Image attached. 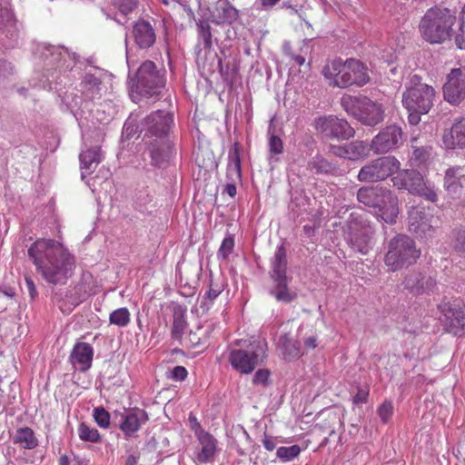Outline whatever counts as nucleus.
I'll return each instance as SVG.
<instances>
[{
  "label": "nucleus",
  "instance_id": "obj_1",
  "mask_svg": "<svg viewBox=\"0 0 465 465\" xmlns=\"http://www.w3.org/2000/svg\"><path fill=\"white\" fill-rule=\"evenodd\" d=\"M27 252L37 273L50 284L64 285L74 274L75 257L57 241L38 239Z\"/></svg>",
  "mask_w": 465,
  "mask_h": 465
},
{
  "label": "nucleus",
  "instance_id": "obj_2",
  "mask_svg": "<svg viewBox=\"0 0 465 465\" xmlns=\"http://www.w3.org/2000/svg\"><path fill=\"white\" fill-rule=\"evenodd\" d=\"M435 99V90L423 83L421 77L413 74L402 94V104L409 113V123L416 125L420 122V115L430 112Z\"/></svg>",
  "mask_w": 465,
  "mask_h": 465
},
{
  "label": "nucleus",
  "instance_id": "obj_3",
  "mask_svg": "<svg viewBox=\"0 0 465 465\" xmlns=\"http://www.w3.org/2000/svg\"><path fill=\"white\" fill-rule=\"evenodd\" d=\"M358 201L371 208L377 218L386 223H394L399 214L398 198L390 190L381 186H366L357 193Z\"/></svg>",
  "mask_w": 465,
  "mask_h": 465
},
{
  "label": "nucleus",
  "instance_id": "obj_4",
  "mask_svg": "<svg viewBox=\"0 0 465 465\" xmlns=\"http://www.w3.org/2000/svg\"><path fill=\"white\" fill-rule=\"evenodd\" d=\"M456 16L447 8L429 9L420 24L422 37L430 44H440L449 39Z\"/></svg>",
  "mask_w": 465,
  "mask_h": 465
},
{
  "label": "nucleus",
  "instance_id": "obj_5",
  "mask_svg": "<svg viewBox=\"0 0 465 465\" xmlns=\"http://www.w3.org/2000/svg\"><path fill=\"white\" fill-rule=\"evenodd\" d=\"M268 344L263 338H255L245 348L232 349L228 361L233 370L241 374L252 373L267 358Z\"/></svg>",
  "mask_w": 465,
  "mask_h": 465
},
{
  "label": "nucleus",
  "instance_id": "obj_6",
  "mask_svg": "<svg viewBox=\"0 0 465 465\" xmlns=\"http://www.w3.org/2000/svg\"><path fill=\"white\" fill-rule=\"evenodd\" d=\"M420 252L415 242L407 235L398 234L388 243V251L384 263L390 272H396L405 266L414 263L420 257Z\"/></svg>",
  "mask_w": 465,
  "mask_h": 465
},
{
  "label": "nucleus",
  "instance_id": "obj_7",
  "mask_svg": "<svg viewBox=\"0 0 465 465\" xmlns=\"http://www.w3.org/2000/svg\"><path fill=\"white\" fill-rule=\"evenodd\" d=\"M342 108L364 125L374 126L383 121L381 104L366 96L344 95L341 99Z\"/></svg>",
  "mask_w": 465,
  "mask_h": 465
},
{
  "label": "nucleus",
  "instance_id": "obj_8",
  "mask_svg": "<svg viewBox=\"0 0 465 465\" xmlns=\"http://www.w3.org/2000/svg\"><path fill=\"white\" fill-rule=\"evenodd\" d=\"M102 72L96 69L94 73H85L80 84L82 96L76 95L75 97L72 98L71 101V95L67 94L64 96V103H66L70 110L76 117L77 115H80L82 118L85 110L93 113V109L90 108V102L100 99L102 96Z\"/></svg>",
  "mask_w": 465,
  "mask_h": 465
},
{
  "label": "nucleus",
  "instance_id": "obj_9",
  "mask_svg": "<svg viewBox=\"0 0 465 465\" xmlns=\"http://www.w3.org/2000/svg\"><path fill=\"white\" fill-rule=\"evenodd\" d=\"M130 88L132 92L143 96H153L160 93L165 84L163 74L156 70L152 61L143 62L137 69L134 77H130Z\"/></svg>",
  "mask_w": 465,
  "mask_h": 465
},
{
  "label": "nucleus",
  "instance_id": "obj_10",
  "mask_svg": "<svg viewBox=\"0 0 465 465\" xmlns=\"http://www.w3.org/2000/svg\"><path fill=\"white\" fill-rule=\"evenodd\" d=\"M271 277L273 281V288L271 294L281 302H290L296 297V293L288 287L287 257L283 245L277 247L271 262Z\"/></svg>",
  "mask_w": 465,
  "mask_h": 465
},
{
  "label": "nucleus",
  "instance_id": "obj_11",
  "mask_svg": "<svg viewBox=\"0 0 465 465\" xmlns=\"http://www.w3.org/2000/svg\"><path fill=\"white\" fill-rule=\"evenodd\" d=\"M79 159L81 164L82 179L84 180L92 191L94 192L96 190V183L102 184L101 178H103L104 180V182L106 183L110 175L108 169L101 168L98 172V174H96L94 177L87 179L103 160V153L101 152L100 146L95 144L85 150H83L79 155Z\"/></svg>",
  "mask_w": 465,
  "mask_h": 465
},
{
  "label": "nucleus",
  "instance_id": "obj_12",
  "mask_svg": "<svg viewBox=\"0 0 465 465\" xmlns=\"http://www.w3.org/2000/svg\"><path fill=\"white\" fill-rule=\"evenodd\" d=\"M401 168L400 161L391 155L371 160L362 166L358 173V180L362 183L383 181L393 175Z\"/></svg>",
  "mask_w": 465,
  "mask_h": 465
},
{
  "label": "nucleus",
  "instance_id": "obj_13",
  "mask_svg": "<svg viewBox=\"0 0 465 465\" xmlns=\"http://www.w3.org/2000/svg\"><path fill=\"white\" fill-rule=\"evenodd\" d=\"M373 228L358 217L352 218L347 225V240L357 252L366 254L372 245Z\"/></svg>",
  "mask_w": 465,
  "mask_h": 465
},
{
  "label": "nucleus",
  "instance_id": "obj_14",
  "mask_svg": "<svg viewBox=\"0 0 465 465\" xmlns=\"http://www.w3.org/2000/svg\"><path fill=\"white\" fill-rule=\"evenodd\" d=\"M437 229V219L420 207L409 212V231L420 239L431 238Z\"/></svg>",
  "mask_w": 465,
  "mask_h": 465
},
{
  "label": "nucleus",
  "instance_id": "obj_15",
  "mask_svg": "<svg viewBox=\"0 0 465 465\" xmlns=\"http://www.w3.org/2000/svg\"><path fill=\"white\" fill-rule=\"evenodd\" d=\"M315 128L327 137L348 140L355 134L350 124L334 115L320 117L315 120Z\"/></svg>",
  "mask_w": 465,
  "mask_h": 465
},
{
  "label": "nucleus",
  "instance_id": "obj_16",
  "mask_svg": "<svg viewBox=\"0 0 465 465\" xmlns=\"http://www.w3.org/2000/svg\"><path fill=\"white\" fill-rule=\"evenodd\" d=\"M173 124V117L172 114L162 110L155 111L143 120L144 136H154L157 141L166 140V135Z\"/></svg>",
  "mask_w": 465,
  "mask_h": 465
},
{
  "label": "nucleus",
  "instance_id": "obj_17",
  "mask_svg": "<svg viewBox=\"0 0 465 465\" xmlns=\"http://www.w3.org/2000/svg\"><path fill=\"white\" fill-rule=\"evenodd\" d=\"M402 143V131L398 125L392 124L382 129L374 136L371 143V150L382 154L395 150Z\"/></svg>",
  "mask_w": 465,
  "mask_h": 465
},
{
  "label": "nucleus",
  "instance_id": "obj_18",
  "mask_svg": "<svg viewBox=\"0 0 465 465\" xmlns=\"http://www.w3.org/2000/svg\"><path fill=\"white\" fill-rule=\"evenodd\" d=\"M444 99L451 104H459L465 99V74L460 68H455L447 75L443 85Z\"/></svg>",
  "mask_w": 465,
  "mask_h": 465
},
{
  "label": "nucleus",
  "instance_id": "obj_19",
  "mask_svg": "<svg viewBox=\"0 0 465 465\" xmlns=\"http://www.w3.org/2000/svg\"><path fill=\"white\" fill-rule=\"evenodd\" d=\"M350 69V59L345 61L335 59L327 64L322 69V74L329 85L347 88V74Z\"/></svg>",
  "mask_w": 465,
  "mask_h": 465
},
{
  "label": "nucleus",
  "instance_id": "obj_20",
  "mask_svg": "<svg viewBox=\"0 0 465 465\" xmlns=\"http://www.w3.org/2000/svg\"><path fill=\"white\" fill-rule=\"evenodd\" d=\"M198 446L196 449L195 460L199 463H209L214 460L219 451L216 439L204 430L196 431Z\"/></svg>",
  "mask_w": 465,
  "mask_h": 465
},
{
  "label": "nucleus",
  "instance_id": "obj_21",
  "mask_svg": "<svg viewBox=\"0 0 465 465\" xmlns=\"http://www.w3.org/2000/svg\"><path fill=\"white\" fill-rule=\"evenodd\" d=\"M443 187L452 198H459L465 187V166H450L445 171Z\"/></svg>",
  "mask_w": 465,
  "mask_h": 465
},
{
  "label": "nucleus",
  "instance_id": "obj_22",
  "mask_svg": "<svg viewBox=\"0 0 465 465\" xmlns=\"http://www.w3.org/2000/svg\"><path fill=\"white\" fill-rule=\"evenodd\" d=\"M440 309L442 312L441 322L448 331L458 336L465 334V312L452 309L449 303L441 304Z\"/></svg>",
  "mask_w": 465,
  "mask_h": 465
},
{
  "label": "nucleus",
  "instance_id": "obj_23",
  "mask_svg": "<svg viewBox=\"0 0 465 465\" xmlns=\"http://www.w3.org/2000/svg\"><path fill=\"white\" fill-rule=\"evenodd\" d=\"M148 420V415L144 410L134 408L122 414L120 423L121 430L126 437H131Z\"/></svg>",
  "mask_w": 465,
  "mask_h": 465
},
{
  "label": "nucleus",
  "instance_id": "obj_24",
  "mask_svg": "<svg viewBox=\"0 0 465 465\" xmlns=\"http://www.w3.org/2000/svg\"><path fill=\"white\" fill-rule=\"evenodd\" d=\"M332 153L340 157H344L351 161L364 159L370 154L371 144L363 141H354L344 146L332 147Z\"/></svg>",
  "mask_w": 465,
  "mask_h": 465
},
{
  "label": "nucleus",
  "instance_id": "obj_25",
  "mask_svg": "<svg viewBox=\"0 0 465 465\" xmlns=\"http://www.w3.org/2000/svg\"><path fill=\"white\" fill-rule=\"evenodd\" d=\"M392 182L398 189H405L414 194L422 185L424 180L417 171L403 170L392 178Z\"/></svg>",
  "mask_w": 465,
  "mask_h": 465
},
{
  "label": "nucleus",
  "instance_id": "obj_26",
  "mask_svg": "<svg viewBox=\"0 0 465 465\" xmlns=\"http://www.w3.org/2000/svg\"><path fill=\"white\" fill-rule=\"evenodd\" d=\"M94 350L87 342H78L74 345L70 360L72 364L81 371H87L93 361Z\"/></svg>",
  "mask_w": 465,
  "mask_h": 465
},
{
  "label": "nucleus",
  "instance_id": "obj_27",
  "mask_svg": "<svg viewBox=\"0 0 465 465\" xmlns=\"http://www.w3.org/2000/svg\"><path fill=\"white\" fill-rule=\"evenodd\" d=\"M404 285L413 294L420 295L431 292L436 285V282L431 277H426L420 272H413L406 276Z\"/></svg>",
  "mask_w": 465,
  "mask_h": 465
},
{
  "label": "nucleus",
  "instance_id": "obj_28",
  "mask_svg": "<svg viewBox=\"0 0 465 465\" xmlns=\"http://www.w3.org/2000/svg\"><path fill=\"white\" fill-rule=\"evenodd\" d=\"M443 146L450 149L465 147V119L456 122L442 136Z\"/></svg>",
  "mask_w": 465,
  "mask_h": 465
},
{
  "label": "nucleus",
  "instance_id": "obj_29",
  "mask_svg": "<svg viewBox=\"0 0 465 465\" xmlns=\"http://www.w3.org/2000/svg\"><path fill=\"white\" fill-rule=\"evenodd\" d=\"M347 75V87L363 86L371 80L368 67L360 60L353 58H350V69Z\"/></svg>",
  "mask_w": 465,
  "mask_h": 465
},
{
  "label": "nucleus",
  "instance_id": "obj_30",
  "mask_svg": "<svg viewBox=\"0 0 465 465\" xmlns=\"http://www.w3.org/2000/svg\"><path fill=\"white\" fill-rule=\"evenodd\" d=\"M133 35L140 48H148L155 42L154 30L149 22L140 20L133 28Z\"/></svg>",
  "mask_w": 465,
  "mask_h": 465
},
{
  "label": "nucleus",
  "instance_id": "obj_31",
  "mask_svg": "<svg viewBox=\"0 0 465 465\" xmlns=\"http://www.w3.org/2000/svg\"><path fill=\"white\" fill-rule=\"evenodd\" d=\"M150 155L152 163L155 166L161 167L169 162L173 155V147L170 142L166 140H155L151 143Z\"/></svg>",
  "mask_w": 465,
  "mask_h": 465
},
{
  "label": "nucleus",
  "instance_id": "obj_32",
  "mask_svg": "<svg viewBox=\"0 0 465 465\" xmlns=\"http://www.w3.org/2000/svg\"><path fill=\"white\" fill-rule=\"evenodd\" d=\"M17 30V21L8 5L0 6V32L5 34L8 38H14Z\"/></svg>",
  "mask_w": 465,
  "mask_h": 465
},
{
  "label": "nucleus",
  "instance_id": "obj_33",
  "mask_svg": "<svg viewBox=\"0 0 465 465\" xmlns=\"http://www.w3.org/2000/svg\"><path fill=\"white\" fill-rule=\"evenodd\" d=\"M278 348L283 358L288 361L297 359L302 355L300 343L293 341L289 334H283L280 337Z\"/></svg>",
  "mask_w": 465,
  "mask_h": 465
},
{
  "label": "nucleus",
  "instance_id": "obj_34",
  "mask_svg": "<svg viewBox=\"0 0 465 465\" xmlns=\"http://www.w3.org/2000/svg\"><path fill=\"white\" fill-rule=\"evenodd\" d=\"M14 442L27 450L35 449L38 445L34 430L28 427L20 428L15 431Z\"/></svg>",
  "mask_w": 465,
  "mask_h": 465
},
{
  "label": "nucleus",
  "instance_id": "obj_35",
  "mask_svg": "<svg viewBox=\"0 0 465 465\" xmlns=\"http://www.w3.org/2000/svg\"><path fill=\"white\" fill-rule=\"evenodd\" d=\"M412 152L410 156V162L413 166H420L425 164L430 155L432 148L430 146H411Z\"/></svg>",
  "mask_w": 465,
  "mask_h": 465
},
{
  "label": "nucleus",
  "instance_id": "obj_36",
  "mask_svg": "<svg viewBox=\"0 0 465 465\" xmlns=\"http://www.w3.org/2000/svg\"><path fill=\"white\" fill-rule=\"evenodd\" d=\"M43 56L46 59L50 58L51 62L59 63L61 61L65 62L67 58H71L69 52L63 47L56 46H45Z\"/></svg>",
  "mask_w": 465,
  "mask_h": 465
},
{
  "label": "nucleus",
  "instance_id": "obj_37",
  "mask_svg": "<svg viewBox=\"0 0 465 465\" xmlns=\"http://www.w3.org/2000/svg\"><path fill=\"white\" fill-rule=\"evenodd\" d=\"M131 321L130 312L127 308L123 307L114 310L110 313L109 322L111 324L117 325L119 327H125Z\"/></svg>",
  "mask_w": 465,
  "mask_h": 465
},
{
  "label": "nucleus",
  "instance_id": "obj_38",
  "mask_svg": "<svg viewBox=\"0 0 465 465\" xmlns=\"http://www.w3.org/2000/svg\"><path fill=\"white\" fill-rule=\"evenodd\" d=\"M78 435L83 441L98 442L101 440L99 431L85 423L79 425Z\"/></svg>",
  "mask_w": 465,
  "mask_h": 465
},
{
  "label": "nucleus",
  "instance_id": "obj_39",
  "mask_svg": "<svg viewBox=\"0 0 465 465\" xmlns=\"http://www.w3.org/2000/svg\"><path fill=\"white\" fill-rule=\"evenodd\" d=\"M219 18L223 23L232 24L239 15L238 10L229 3H225L218 9Z\"/></svg>",
  "mask_w": 465,
  "mask_h": 465
},
{
  "label": "nucleus",
  "instance_id": "obj_40",
  "mask_svg": "<svg viewBox=\"0 0 465 465\" xmlns=\"http://www.w3.org/2000/svg\"><path fill=\"white\" fill-rule=\"evenodd\" d=\"M227 176L232 182L241 180V161L237 153L230 157L227 167Z\"/></svg>",
  "mask_w": 465,
  "mask_h": 465
},
{
  "label": "nucleus",
  "instance_id": "obj_41",
  "mask_svg": "<svg viewBox=\"0 0 465 465\" xmlns=\"http://www.w3.org/2000/svg\"><path fill=\"white\" fill-rule=\"evenodd\" d=\"M301 453V448L298 445L290 447H280L276 450L277 457L283 462L291 461L297 458Z\"/></svg>",
  "mask_w": 465,
  "mask_h": 465
},
{
  "label": "nucleus",
  "instance_id": "obj_42",
  "mask_svg": "<svg viewBox=\"0 0 465 465\" xmlns=\"http://www.w3.org/2000/svg\"><path fill=\"white\" fill-rule=\"evenodd\" d=\"M234 248V238L232 235H227L222 242V244L218 250L217 256L223 260H226L229 255L232 252Z\"/></svg>",
  "mask_w": 465,
  "mask_h": 465
},
{
  "label": "nucleus",
  "instance_id": "obj_43",
  "mask_svg": "<svg viewBox=\"0 0 465 465\" xmlns=\"http://www.w3.org/2000/svg\"><path fill=\"white\" fill-rule=\"evenodd\" d=\"M112 4L120 14L127 15L137 6V0H112Z\"/></svg>",
  "mask_w": 465,
  "mask_h": 465
},
{
  "label": "nucleus",
  "instance_id": "obj_44",
  "mask_svg": "<svg viewBox=\"0 0 465 465\" xmlns=\"http://www.w3.org/2000/svg\"><path fill=\"white\" fill-rule=\"evenodd\" d=\"M94 419L101 428L106 429L110 425V414L104 408H94Z\"/></svg>",
  "mask_w": 465,
  "mask_h": 465
},
{
  "label": "nucleus",
  "instance_id": "obj_45",
  "mask_svg": "<svg viewBox=\"0 0 465 465\" xmlns=\"http://www.w3.org/2000/svg\"><path fill=\"white\" fill-rule=\"evenodd\" d=\"M414 194L420 195L431 203H435L438 200V195L434 188L425 183H422Z\"/></svg>",
  "mask_w": 465,
  "mask_h": 465
},
{
  "label": "nucleus",
  "instance_id": "obj_46",
  "mask_svg": "<svg viewBox=\"0 0 465 465\" xmlns=\"http://www.w3.org/2000/svg\"><path fill=\"white\" fill-rule=\"evenodd\" d=\"M186 322L183 315L175 314L173 317V331L172 334L174 338H180L184 330H185Z\"/></svg>",
  "mask_w": 465,
  "mask_h": 465
},
{
  "label": "nucleus",
  "instance_id": "obj_47",
  "mask_svg": "<svg viewBox=\"0 0 465 465\" xmlns=\"http://www.w3.org/2000/svg\"><path fill=\"white\" fill-rule=\"evenodd\" d=\"M378 415L383 423H387L393 413V405L391 401H384L377 410Z\"/></svg>",
  "mask_w": 465,
  "mask_h": 465
},
{
  "label": "nucleus",
  "instance_id": "obj_48",
  "mask_svg": "<svg viewBox=\"0 0 465 465\" xmlns=\"http://www.w3.org/2000/svg\"><path fill=\"white\" fill-rule=\"evenodd\" d=\"M270 376L271 372L268 369H259L253 375L252 383L265 387L269 383Z\"/></svg>",
  "mask_w": 465,
  "mask_h": 465
},
{
  "label": "nucleus",
  "instance_id": "obj_49",
  "mask_svg": "<svg viewBox=\"0 0 465 465\" xmlns=\"http://www.w3.org/2000/svg\"><path fill=\"white\" fill-rule=\"evenodd\" d=\"M456 44L460 49H465V5L460 14V25L456 36Z\"/></svg>",
  "mask_w": 465,
  "mask_h": 465
},
{
  "label": "nucleus",
  "instance_id": "obj_50",
  "mask_svg": "<svg viewBox=\"0 0 465 465\" xmlns=\"http://www.w3.org/2000/svg\"><path fill=\"white\" fill-rule=\"evenodd\" d=\"M269 150L273 154H280L283 150L282 139L273 134H269Z\"/></svg>",
  "mask_w": 465,
  "mask_h": 465
},
{
  "label": "nucleus",
  "instance_id": "obj_51",
  "mask_svg": "<svg viewBox=\"0 0 465 465\" xmlns=\"http://www.w3.org/2000/svg\"><path fill=\"white\" fill-rule=\"evenodd\" d=\"M199 35L203 42L204 47L209 48L212 45V33L211 27L207 24H201L199 25Z\"/></svg>",
  "mask_w": 465,
  "mask_h": 465
},
{
  "label": "nucleus",
  "instance_id": "obj_52",
  "mask_svg": "<svg viewBox=\"0 0 465 465\" xmlns=\"http://www.w3.org/2000/svg\"><path fill=\"white\" fill-rule=\"evenodd\" d=\"M453 247L460 254H465V230H459L455 232Z\"/></svg>",
  "mask_w": 465,
  "mask_h": 465
},
{
  "label": "nucleus",
  "instance_id": "obj_53",
  "mask_svg": "<svg viewBox=\"0 0 465 465\" xmlns=\"http://www.w3.org/2000/svg\"><path fill=\"white\" fill-rule=\"evenodd\" d=\"M311 164L312 168L317 173H328L331 170L330 163L321 157L315 158Z\"/></svg>",
  "mask_w": 465,
  "mask_h": 465
},
{
  "label": "nucleus",
  "instance_id": "obj_54",
  "mask_svg": "<svg viewBox=\"0 0 465 465\" xmlns=\"http://www.w3.org/2000/svg\"><path fill=\"white\" fill-rule=\"evenodd\" d=\"M398 57V52L396 49L390 48V49H383L381 52V60H382L384 63L391 64L393 63Z\"/></svg>",
  "mask_w": 465,
  "mask_h": 465
},
{
  "label": "nucleus",
  "instance_id": "obj_55",
  "mask_svg": "<svg viewBox=\"0 0 465 465\" xmlns=\"http://www.w3.org/2000/svg\"><path fill=\"white\" fill-rule=\"evenodd\" d=\"M187 370L183 366H176L173 369L171 378L174 381H184L187 377Z\"/></svg>",
  "mask_w": 465,
  "mask_h": 465
},
{
  "label": "nucleus",
  "instance_id": "obj_56",
  "mask_svg": "<svg viewBox=\"0 0 465 465\" xmlns=\"http://www.w3.org/2000/svg\"><path fill=\"white\" fill-rule=\"evenodd\" d=\"M368 396H369V389L360 388L358 390L356 395L353 397V403L354 404L365 403L368 401Z\"/></svg>",
  "mask_w": 465,
  "mask_h": 465
},
{
  "label": "nucleus",
  "instance_id": "obj_57",
  "mask_svg": "<svg viewBox=\"0 0 465 465\" xmlns=\"http://www.w3.org/2000/svg\"><path fill=\"white\" fill-rule=\"evenodd\" d=\"M54 302L58 305L59 309L64 312H71V306L66 307L65 302L63 301V292H56L53 298Z\"/></svg>",
  "mask_w": 465,
  "mask_h": 465
},
{
  "label": "nucleus",
  "instance_id": "obj_58",
  "mask_svg": "<svg viewBox=\"0 0 465 465\" xmlns=\"http://www.w3.org/2000/svg\"><path fill=\"white\" fill-rule=\"evenodd\" d=\"M281 0H261L259 10L270 11L272 10Z\"/></svg>",
  "mask_w": 465,
  "mask_h": 465
},
{
  "label": "nucleus",
  "instance_id": "obj_59",
  "mask_svg": "<svg viewBox=\"0 0 465 465\" xmlns=\"http://www.w3.org/2000/svg\"><path fill=\"white\" fill-rule=\"evenodd\" d=\"M25 285L28 291V293L32 300H34L37 296V291L34 281L30 277H25Z\"/></svg>",
  "mask_w": 465,
  "mask_h": 465
},
{
  "label": "nucleus",
  "instance_id": "obj_60",
  "mask_svg": "<svg viewBox=\"0 0 465 465\" xmlns=\"http://www.w3.org/2000/svg\"><path fill=\"white\" fill-rule=\"evenodd\" d=\"M262 444L267 450L272 451L276 447V440L273 437L265 434L262 440Z\"/></svg>",
  "mask_w": 465,
  "mask_h": 465
},
{
  "label": "nucleus",
  "instance_id": "obj_61",
  "mask_svg": "<svg viewBox=\"0 0 465 465\" xmlns=\"http://www.w3.org/2000/svg\"><path fill=\"white\" fill-rule=\"evenodd\" d=\"M222 289L220 286H217L216 288L213 287V284L211 285L209 291L206 292V296L211 300H214L218 297V295L221 293Z\"/></svg>",
  "mask_w": 465,
  "mask_h": 465
},
{
  "label": "nucleus",
  "instance_id": "obj_62",
  "mask_svg": "<svg viewBox=\"0 0 465 465\" xmlns=\"http://www.w3.org/2000/svg\"><path fill=\"white\" fill-rule=\"evenodd\" d=\"M13 67L10 63L0 59V75H5L6 74L11 73Z\"/></svg>",
  "mask_w": 465,
  "mask_h": 465
},
{
  "label": "nucleus",
  "instance_id": "obj_63",
  "mask_svg": "<svg viewBox=\"0 0 465 465\" xmlns=\"http://www.w3.org/2000/svg\"><path fill=\"white\" fill-rule=\"evenodd\" d=\"M89 460L78 455H73L71 458V465H88Z\"/></svg>",
  "mask_w": 465,
  "mask_h": 465
},
{
  "label": "nucleus",
  "instance_id": "obj_64",
  "mask_svg": "<svg viewBox=\"0 0 465 465\" xmlns=\"http://www.w3.org/2000/svg\"><path fill=\"white\" fill-rule=\"evenodd\" d=\"M318 345V339L316 336H310L304 339V346L307 349H315Z\"/></svg>",
  "mask_w": 465,
  "mask_h": 465
}]
</instances>
